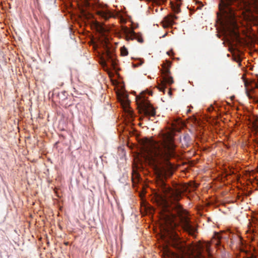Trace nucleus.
<instances>
[{
	"mask_svg": "<svg viewBox=\"0 0 258 258\" xmlns=\"http://www.w3.org/2000/svg\"><path fill=\"white\" fill-rule=\"evenodd\" d=\"M173 136L162 135L160 140L156 142L147 140L143 145V156L154 169L160 179L159 191L155 194V201L160 207L159 228L161 238L176 248L179 252L177 258H202V250L208 252L210 244H187L181 240L176 232L178 224L189 235L195 236L197 228L189 221L185 212L177 202L180 192L171 188L163 178L172 174V165L169 162L176 155Z\"/></svg>",
	"mask_w": 258,
	"mask_h": 258,
	"instance_id": "nucleus-1",
	"label": "nucleus"
},
{
	"mask_svg": "<svg viewBox=\"0 0 258 258\" xmlns=\"http://www.w3.org/2000/svg\"><path fill=\"white\" fill-rule=\"evenodd\" d=\"M231 0H222L219 4L220 15L218 14L220 21L223 35L229 45L232 42L238 39V33L236 30L237 25L235 21V14L232 8L230 7Z\"/></svg>",
	"mask_w": 258,
	"mask_h": 258,
	"instance_id": "nucleus-2",
	"label": "nucleus"
},
{
	"mask_svg": "<svg viewBox=\"0 0 258 258\" xmlns=\"http://www.w3.org/2000/svg\"><path fill=\"white\" fill-rule=\"evenodd\" d=\"M138 107L140 108V113L145 116L153 117L155 115V109L146 99L144 96V93H141L136 97Z\"/></svg>",
	"mask_w": 258,
	"mask_h": 258,
	"instance_id": "nucleus-3",
	"label": "nucleus"
},
{
	"mask_svg": "<svg viewBox=\"0 0 258 258\" xmlns=\"http://www.w3.org/2000/svg\"><path fill=\"white\" fill-rule=\"evenodd\" d=\"M170 66V62L167 61L166 63H163L162 64V73L165 76L163 77V80L161 82V83L159 84L158 88V89L163 92H164L166 88V84H171L173 83V79L171 77H168V74L169 73V67Z\"/></svg>",
	"mask_w": 258,
	"mask_h": 258,
	"instance_id": "nucleus-4",
	"label": "nucleus"
},
{
	"mask_svg": "<svg viewBox=\"0 0 258 258\" xmlns=\"http://www.w3.org/2000/svg\"><path fill=\"white\" fill-rule=\"evenodd\" d=\"M95 27L97 31L100 34V40L103 44L107 45L109 43V38L106 35L109 30L105 26L99 23L98 22L95 23Z\"/></svg>",
	"mask_w": 258,
	"mask_h": 258,
	"instance_id": "nucleus-5",
	"label": "nucleus"
},
{
	"mask_svg": "<svg viewBox=\"0 0 258 258\" xmlns=\"http://www.w3.org/2000/svg\"><path fill=\"white\" fill-rule=\"evenodd\" d=\"M246 94L249 98H252L253 95L258 98V85L254 82L249 83L245 82Z\"/></svg>",
	"mask_w": 258,
	"mask_h": 258,
	"instance_id": "nucleus-6",
	"label": "nucleus"
},
{
	"mask_svg": "<svg viewBox=\"0 0 258 258\" xmlns=\"http://www.w3.org/2000/svg\"><path fill=\"white\" fill-rule=\"evenodd\" d=\"M177 19L175 15H169L164 18L163 26L164 27H168L174 24V20Z\"/></svg>",
	"mask_w": 258,
	"mask_h": 258,
	"instance_id": "nucleus-7",
	"label": "nucleus"
},
{
	"mask_svg": "<svg viewBox=\"0 0 258 258\" xmlns=\"http://www.w3.org/2000/svg\"><path fill=\"white\" fill-rule=\"evenodd\" d=\"M97 14L99 16H100L101 17L104 18L105 20L108 19L109 18L111 17V16H112L111 13L110 12H109V11H108L107 10H105V11H103V10L98 11L97 12Z\"/></svg>",
	"mask_w": 258,
	"mask_h": 258,
	"instance_id": "nucleus-8",
	"label": "nucleus"
},
{
	"mask_svg": "<svg viewBox=\"0 0 258 258\" xmlns=\"http://www.w3.org/2000/svg\"><path fill=\"white\" fill-rule=\"evenodd\" d=\"M121 104L122 105V107L123 108L125 111H126L127 113H128L129 115L132 116V112L128 107V101L127 100H125V101L121 100Z\"/></svg>",
	"mask_w": 258,
	"mask_h": 258,
	"instance_id": "nucleus-9",
	"label": "nucleus"
},
{
	"mask_svg": "<svg viewBox=\"0 0 258 258\" xmlns=\"http://www.w3.org/2000/svg\"><path fill=\"white\" fill-rule=\"evenodd\" d=\"M221 236L218 233L215 234L213 239L212 240L213 243L215 244L216 245H218L220 243V239H221Z\"/></svg>",
	"mask_w": 258,
	"mask_h": 258,
	"instance_id": "nucleus-10",
	"label": "nucleus"
},
{
	"mask_svg": "<svg viewBox=\"0 0 258 258\" xmlns=\"http://www.w3.org/2000/svg\"><path fill=\"white\" fill-rule=\"evenodd\" d=\"M123 32L126 35L127 37H129V35H130L131 37L135 36V33L133 30L130 29L127 27L123 28Z\"/></svg>",
	"mask_w": 258,
	"mask_h": 258,
	"instance_id": "nucleus-11",
	"label": "nucleus"
},
{
	"mask_svg": "<svg viewBox=\"0 0 258 258\" xmlns=\"http://www.w3.org/2000/svg\"><path fill=\"white\" fill-rule=\"evenodd\" d=\"M106 59L108 61H110L111 65L114 64V58L111 54L108 51L106 53Z\"/></svg>",
	"mask_w": 258,
	"mask_h": 258,
	"instance_id": "nucleus-12",
	"label": "nucleus"
},
{
	"mask_svg": "<svg viewBox=\"0 0 258 258\" xmlns=\"http://www.w3.org/2000/svg\"><path fill=\"white\" fill-rule=\"evenodd\" d=\"M180 3L177 2L176 6L173 5L172 6V9L175 13H178L180 11Z\"/></svg>",
	"mask_w": 258,
	"mask_h": 258,
	"instance_id": "nucleus-13",
	"label": "nucleus"
},
{
	"mask_svg": "<svg viewBox=\"0 0 258 258\" xmlns=\"http://www.w3.org/2000/svg\"><path fill=\"white\" fill-rule=\"evenodd\" d=\"M121 53L122 55H126L127 54V49L124 47L122 48L121 49Z\"/></svg>",
	"mask_w": 258,
	"mask_h": 258,
	"instance_id": "nucleus-14",
	"label": "nucleus"
},
{
	"mask_svg": "<svg viewBox=\"0 0 258 258\" xmlns=\"http://www.w3.org/2000/svg\"><path fill=\"white\" fill-rule=\"evenodd\" d=\"M143 63V61L141 59H140L139 62H138L137 63H133V66L134 67H137L139 66H141Z\"/></svg>",
	"mask_w": 258,
	"mask_h": 258,
	"instance_id": "nucleus-15",
	"label": "nucleus"
},
{
	"mask_svg": "<svg viewBox=\"0 0 258 258\" xmlns=\"http://www.w3.org/2000/svg\"><path fill=\"white\" fill-rule=\"evenodd\" d=\"M102 65L104 66L107 65L106 61V60L105 59H103V60H102Z\"/></svg>",
	"mask_w": 258,
	"mask_h": 258,
	"instance_id": "nucleus-16",
	"label": "nucleus"
},
{
	"mask_svg": "<svg viewBox=\"0 0 258 258\" xmlns=\"http://www.w3.org/2000/svg\"><path fill=\"white\" fill-rule=\"evenodd\" d=\"M170 53H172V51H168V52H167V54L168 55H170Z\"/></svg>",
	"mask_w": 258,
	"mask_h": 258,
	"instance_id": "nucleus-17",
	"label": "nucleus"
},
{
	"mask_svg": "<svg viewBox=\"0 0 258 258\" xmlns=\"http://www.w3.org/2000/svg\"><path fill=\"white\" fill-rule=\"evenodd\" d=\"M168 93H169V94L170 95H171V91H169L168 92Z\"/></svg>",
	"mask_w": 258,
	"mask_h": 258,
	"instance_id": "nucleus-18",
	"label": "nucleus"
},
{
	"mask_svg": "<svg viewBox=\"0 0 258 258\" xmlns=\"http://www.w3.org/2000/svg\"><path fill=\"white\" fill-rule=\"evenodd\" d=\"M180 0H177V1H180Z\"/></svg>",
	"mask_w": 258,
	"mask_h": 258,
	"instance_id": "nucleus-19",
	"label": "nucleus"
}]
</instances>
